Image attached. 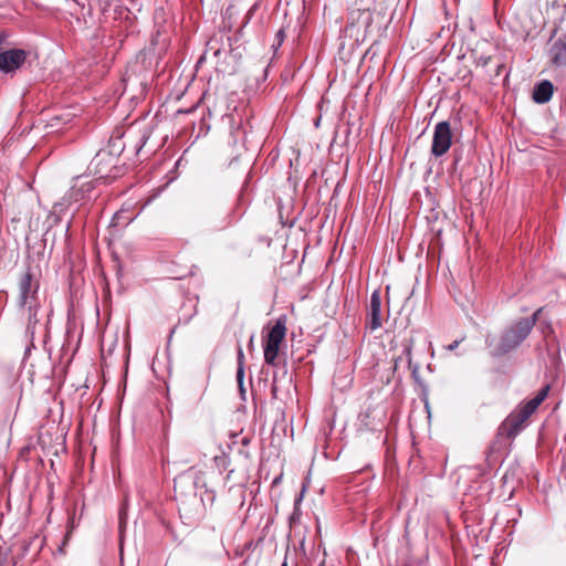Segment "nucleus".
<instances>
[{"mask_svg":"<svg viewBox=\"0 0 566 566\" xmlns=\"http://www.w3.org/2000/svg\"><path fill=\"white\" fill-rule=\"evenodd\" d=\"M39 308H40L39 303L33 308H24L28 312V323H27L25 333L31 339L34 338L36 325L39 323V318H38Z\"/></svg>","mask_w":566,"mask_h":566,"instance_id":"nucleus-13","label":"nucleus"},{"mask_svg":"<svg viewBox=\"0 0 566 566\" xmlns=\"http://www.w3.org/2000/svg\"><path fill=\"white\" fill-rule=\"evenodd\" d=\"M549 386H544L534 398L522 402L513 410L500 426V433L509 439H514L528 424L530 417L536 411L538 406L546 399Z\"/></svg>","mask_w":566,"mask_h":566,"instance_id":"nucleus-1","label":"nucleus"},{"mask_svg":"<svg viewBox=\"0 0 566 566\" xmlns=\"http://www.w3.org/2000/svg\"><path fill=\"white\" fill-rule=\"evenodd\" d=\"M209 50H213V55H214V56H218V55L221 53V51H220V49H219V48H214L213 41H210V42L208 43V51H209Z\"/></svg>","mask_w":566,"mask_h":566,"instance_id":"nucleus-22","label":"nucleus"},{"mask_svg":"<svg viewBox=\"0 0 566 566\" xmlns=\"http://www.w3.org/2000/svg\"><path fill=\"white\" fill-rule=\"evenodd\" d=\"M491 61V56L490 55H479V56H475L474 57V63L476 66H481V67H485Z\"/></svg>","mask_w":566,"mask_h":566,"instance_id":"nucleus-15","label":"nucleus"},{"mask_svg":"<svg viewBox=\"0 0 566 566\" xmlns=\"http://www.w3.org/2000/svg\"><path fill=\"white\" fill-rule=\"evenodd\" d=\"M147 138H148L147 136H143V137H142L143 145H145V143H146V140H147Z\"/></svg>","mask_w":566,"mask_h":566,"instance_id":"nucleus-24","label":"nucleus"},{"mask_svg":"<svg viewBox=\"0 0 566 566\" xmlns=\"http://www.w3.org/2000/svg\"><path fill=\"white\" fill-rule=\"evenodd\" d=\"M463 340V338L461 339H455L454 342H452L451 344H449L448 346H446V348L448 350H454L455 348H458V346L461 344V342Z\"/></svg>","mask_w":566,"mask_h":566,"instance_id":"nucleus-21","label":"nucleus"},{"mask_svg":"<svg viewBox=\"0 0 566 566\" xmlns=\"http://www.w3.org/2000/svg\"><path fill=\"white\" fill-rule=\"evenodd\" d=\"M233 221H234V219L229 213V220L223 221L222 224L219 227V229H223L228 226L230 227L233 223Z\"/></svg>","mask_w":566,"mask_h":566,"instance_id":"nucleus-23","label":"nucleus"},{"mask_svg":"<svg viewBox=\"0 0 566 566\" xmlns=\"http://www.w3.org/2000/svg\"><path fill=\"white\" fill-rule=\"evenodd\" d=\"M259 7V3H254L248 11L247 15H245V24L249 22V20L252 18V15L254 14V12L256 11Z\"/></svg>","mask_w":566,"mask_h":566,"instance_id":"nucleus-18","label":"nucleus"},{"mask_svg":"<svg viewBox=\"0 0 566 566\" xmlns=\"http://www.w3.org/2000/svg\"><path fill=\"white\" fill-rule=\"evenodd\" d=\"M286 335V318L285 316L279 317L274 325L270 328L263 339V354L264 361L268 365L275 366L280 352V346Z\"/></svg>","mask_w":566,"mask_h":566,"instance_id":"nucleus-3","label":"nucleus"},{"mask_svg":"<svg viewBox=\"0 0 566 566\" xmlns=\"http://www.w3.org/2000/svg\"><path fill=\"white\" fill-rule=\"evenodd\" d=\"M542 311L543 308L541 307L531 317L520 318L505 328L501 334L495 354L505 355L516 349L534 328Z\"/></svg>","mask_w":566,"mask_h":566,"instance_id":"nucleus-2","label":"nucleus"},{"mask_svg":"<svg viewBox=\"0 0 566 566\" xmlns=\"http://www.w3.org/2000/svg\"><path fill=\"white\" fill-rule=\"evenodd\" d=\"M8 34L6 32H0V53L3 52L2 49L7 43Z\"/></svg>","mask_w":566,"mask_h":566,"instance_id":"nucleus-20","label":"nucleus"},{"mask_svg":"<svg viewBox=\"0 0 566 566\" xmlns=\"http://www.w3.org/2000/svg\"><path fill=\"white\" fill-rule=\"evenodd\" d=\"M243 377H244V367L238 366L237 381H238V385H239L241 391H243Z\"/></svg>","mask_w":566,"mask_h":566,"instance_id":"nucleus-17","label":"nucleus"},{"mask_svg":"<svg viewBox=\"0 0 566 566\" xmlns=\"http://www.w3.org/2000/svg\"><path fill=\"white\" fill-rule=\"evenodd\" d=\"M276 43H274L272 46L276 50L280 48L285 39V32L283 29H280L275 34Z\"/></svg>","mask_w":566,"mask_h":566,"instance_id":"nucleus-16","label":"nucleus"},{"mask_svg":"<svg viewBox=\"0 0 566 566\" xmlns=\"http://www.w3.org/2000/svg\"><path fill=\"white\" fill-rule=\"evenodd\" d=\"M381 296L378 290H375L370 295V301L367 310L366 328L370 332L378 329L381 324Z\"/></svg>","mask_w":566,"mask_h":566,"instance_id":"nucleus-8","label":"nucleus"},{"mask_svg":"<svg viewBox=\"0 0 566 566\" xmlns=\"http://www.w3.org/2000/svg\"><path fill=\"white\" fill-rule=\"evenodd\" d=\"M402 355L395 359L394 368L397 370L402 363V356H405L407 360L408 368L411 370L412 376L416 378L419 373V365L413 364L412 361V347H413V338L406 339L402 344Z\"/></svg>","mask_w":566,"mask_h":566,"instance_id":"nucleus-11","label":"nucleus"},{"mask_svg":"<svg viewBox=\"0 0 566 566\" xmlns=\"http://www.w3.org/2000/svg\"><path fill=\"white\" fill-rule=\"evenodd\" d=\"M93 189H94V186H93L92 181H84L81 184H75L71 187V189L65 195L63 200L67 205L88 200L91 198V192L93 191Z\"/></svg>","mask_w":566,"mask_h":566,"instance_id":"nucleus-9","label":"nucleus"},{"mask_svg":"<svg viewBox=\"0 0 566 566\" xmlns=\"http://www.w3.org/2000/svg\"><path fill=\"white\" fill-rule=\"evenodd\" d=\"M281 566H289L286 558L283 560Z\"/></svg>","mask_w":566,"mask_h":566,"instance_id":"nucleus-25","label":"nucleus"},{"mask_svg":"<svg viewBox=\"0 0 566 566\" xmlns=\"http://www.w3.org/2000/svg\"><path fill=\"white\" fill-rule=\"evenodd\" d=\"M554 93V86L552 82L544 80L535 85L533 90V99L538 104L547 103Z\"/></svg>","mask_w":566,"mask_h":566,"instance_id":"nucleus-12","label":"nucleus"},{"mask_svg":"<svg viewBox=\"0 0 566 566\" xmlns=\"http://www.w3.org/2000/svg\"><path fill=\"white\" fill-rule=\"evenodd\" d=\"M40 283L29 269L19 281V305L22 308H33L39 303Z\"/></svg>","mask_w":566,"mask_h":566,"instance_id":"nucleus-5","label":"nucleus"},{"mask_svg":"<svg viewBox=\"0 0 566 566\" xmlns=\"http://www.w3.org/2000/svg\"><path fill=\"white\" fill-rule=\"evenodd\" d=\"M374 14L369 9H354L348 14V23L345 31L355 36L356 41L365 39L371 32Z\"/></svg>","mask_w":566,"mask_h":566,"instance_id":"nucleus-4","label":"nucleus"},{"mask_svg":"<svg viewBox=\"0 0 566 566\" xmlns=\"http://www.w3.org/2000/svg\"><path fill=\"white\" fill-rule=\"evenodd\" d=\"M548 56L554 66H566V32L552 43L548 49Z\"/></svg>","mask_w":566,"mask_h":566,"instance_id":"nucleus-10","label":"nucleus"},{"mask_svg":"<svg viewBox=\"0 0 566 566\" xmlns=\"http://www.w3.org/2000/svg\"><path fill=\"white\" fill-rule=\"evenodd\" d=\"M238 366L244 367V354L241 347L238 348Z\"/></svg>","mask_w":566,"mask_h":566,"instance_id":"nucleus-19","label":"nucleus"},{"mask_svg":"<svg viewBox=\"0 0 566 566\" xmlns=\"http://www.w3.org/2000/svg\"><path fill=\"white\" fill-rule=\"evenodd\" d=\"M109 147H111V153L120 154L125 147L124 143L122 142V136H117V137L112 136L109 139Z\"/></svg>","mask_w":566,"mask_h":566,"instance_id":"nucleus-14","label":"nucleus"},{"mask_svg":"<svg viewBox=\"0 0 566 566\" xmlns=\"http://www.w3.org/2000/svg\"><path fill=\"white\" fill-rule=\"evenodd\" d=\"M28 57V52L22 49L6 50L0 53V71L9 74L19 70Z\"/></svg>","mask_w":566,"mask_h":566,"instance_id":"nucleus-7","label":"nucleus"},{"mask_svg":"<svg viewBox=\"0 0 566 566\" xmlns=\"http://www.w3.org/2000/svg\"><path fill=\"white\" fill-rule=\"evenodd\" d=\"M452 145V134L450 124L446 120L439 122L434 126L431 154L434 157H441L448 153Z\"/></svg>","mask_w":566,"mask_h":566,"instance_id":"nucleus-6","label":"nucleus"}]
</instances>
